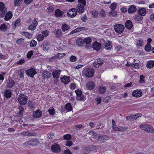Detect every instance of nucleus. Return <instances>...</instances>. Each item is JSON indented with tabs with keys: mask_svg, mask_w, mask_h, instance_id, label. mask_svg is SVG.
Masks as SVG:
<instances>
[{
	"mask_svg": "<svg viewBox=\"0 0 154 154\" xmlns=\"http://www.w3.org/2000/svg\"><path fill=\"white\" fill-rule=\"evenodd\" d=\"M79 5L76 8H72L68 12L67 15L71 17H75L77 14V12L82 13L84 11V6L86 4L85 0H78Z\"/></svg>",
	"mask_w": 154,
	"mask_h": 154,
	"instance_id": "1",
	"label": "nucleus"
},
{
	"mask_svg": "<svg viewBox=\"0 0 154 154\" xmlns=\"http://www.w3.org/2000/svg\"><path fill=\"white\" fill-rule=\"evenodd\" d=\"M140 128L146 132L150 133H154V129L153 127L149 124H142L140 126Z\"/></svg>",
	"mask_w": 154,
	"mask_h": 154,
	"instance_id": "2",
	"label": "nucleus"
},
{
	"mask_svg": "<svg viewBox=\"0 0 154 154\" xmlns=\"http://www.w3.org/2000/svg\"><path fill=\"white\" fill-rule=\"evenodd\" d=\"M82 73L86 76L91 77L93 76L94 71L91 68H86L83 70Z\"/></svg>",
	"mask_w": 154,
	"mask_h": 154,
	"instance_id": "3",
	"label": "nucleus"
},
{
	"mask_svg": "<svg viewBox=\"0 0 154 154\" xmlns=\"http://www.w3.org/2000/svg\"><path fill=\"white\" fill-rule=\"evenodd\" d=\"M18 100L20 105H24L26 104L27 102L28 97L24 94H21L19 96Z\"/></svg>",
	"mask_w": 154,
	"mask_h": 154,
	"instance_id": "4",
	"label": "nucleus"
},
{
	"mask_svg": "<svg viewBox=\"0 0 154 154\" xmlns=\"http://www.w3.org/2000/svg\"><path fill=\"white\" fill-rule=\"evenodd\" d=\"M76 94L77 100L80 101H84L86 99V97L82 94V92L79 90L75 91Z\"/></svg>",
	"mask_w": 154,
	"mask_h": 154,
	"instance_id": "5",
	"label": "nucleus"
},
{
	"mask_svg": "<svg viewBox=\"0 0 154 154\" xmlns=\"http://www.w3.org/2000/svg\"><path fill=\"white\" fill-rule=\"evenodd\" d=\"M106 44L105 41L103 39L97 40V51L103 50V45Z\"/></svg>",
	"mask_w": 154,
	"mask_h": 154,
	"instance_id": "6",
	"label": "nucleus"
},
{
	"mask_svg": "<svg viewBox=\"0 0 154 154\" xmlns=\"http://www.w3.org/2000/svg\"><path fill=\"white\" fill-rule=\"evenodd\" d=\"M7 12V9L4 3L0 2V17H3Z\"/></svg>",
	"mask_w": 154,
	"mask_h": 154,
	"instance_id": "7",
	"label": "nucleus"
},
{
	"mask_svg": "<svg viewBox=\"0 0 154 154\" xmlns=\"http://www.w3.org/2000/svg\"><path fill=\"white\" fill-rule=\"evenodd\" d=\"M109 139V137L106 135H103L98 136V139H97V143L100 144L104 142V140H108Z\"/></svg>",
	"mask_w": 154,
	"mask_h": 154,
	"instance_id": "8",
	"label": "nucleus"
},
{
	"mask_svg": "<svg viewBox=\"0 0 154 154\" xmlns=\"http://www.w3.org/2000/svg\"><path fill=\"white\" fill-rule=\"evenodd\" d=\"M125 26L122 24H117L115 25L114 27L115 31L118 33H121L124 31Z\"/></svg>",
	"mask_w": 154,
	"mask_h": 154,
	"instance_id": "9",
	"label": "nucleus"
},
{
	"mask_svg": "<svg viewBox=\"0 0 154 154\" xmlns=\"http://www.w3.org/2000/svg\"><path fill=\"white\" fill-rule=\"evenodd\" d=\"M51 149L52 151L54 152L57 153L60 151V146L56 143H54L52 146Z\"/></svg>",
	"mask_w": 154,
	"mask_h": 154,
	"instance_id": "10",
	"label": "nucleus"
},
{
	"mask_svg": "<svg viewBox=\"0 0 154 154\" xmlns=\"http://www.w3.org/2000/svg\"><path fill=\"white\" fill-rule=\"evenodd\" d=\"M42 47L44 51H47L50 47V45L48 42L45 41L42 43Z\"/></svg>",
	"mask_w": 154,
	"mask_h": 154,
	"instance_id": "11",
	"label": "nucleus"
},
{
	"mask_svg": "<svg viewBox=\"0 0 154 154\" xmlns=\"http://www.w3.org/2000/svg\"><path fill=\"white\" fill-rule=\"evenodd\" d=\"M26 74L28 76L33 77L37 72L35 69L33 68L27 69L26 72Z\"/></svg>",
	"mask_w": 154,
	"mask_h": 154,
	"instance_id": "12",
	"label": "nucleus"
},
{
	"mask_svg": "<svg viewBox=\"0 0 154 154\" xmlns=\"http://www.w3.org/2000/svg\"><path fill=\"white\" fill-rule=\"evenodd\" d=\"M132 95L134 97H140L142 95V92L139 90H135L133 92Z\"/></svg>",
	"mask_w": 154,
	"mask_h": 154,
	"instance_id": "13",
	"label": "nucleus"
},
{
	"mask_svg": "<svg viewBox=\"0 0 154 154\" xmlns=\"http://www.w3.org/2000/svg\"><path fill=\"white\" fill-rule=\"evenodd\" d=\"M95 83L92 81L89 82L86 84L87 88L89 90L93 89L95 87Z\"/></svg>",
	"mask_w": 154,
	"mask_h": 154,
	"instance_id": "14",
	"label": "nucleus"
},
{
	"mask_svg": "<svg viewBox=\"0 0 154 154\" xmlns=\"http://www.w3.org/2000/svg\"><path fill=\"white\" fill-rule=\"evenodd\" d=\"M66 54L65 53H58L54 56L51 57L50 60V61H52L54 59L56 58H58L59 59H61L63 57H65L66 56Z\"/></svg>",
	"mask_w": 154,
	"mask_h": 154,
	"instance_id": "15",
	"label": "nucleus"
},
{
	"mask_svg": "<svg viewBox=\"0 0 154 154\" xmlns=\"http://www.w3.org/2000/svg\"><path fill=\"white\" fill-rule=\"evenodd\" d=\"M61 72L60 70H56L54 71L52 73L54 78L56 79H58L60 77Z\"/></svg>",
	"mask_w": 154,
	"mask_h": 154,
	"instance_id": "16",
	"label": "nucleus"
},
{
	"mask_svg": "<svg viewBox=\"0 0 154 154\" xmlns=\"http://www.w3.org/2000/svg\"><path fill=\"white\" fill-rule=\"evenodd\" d=\"M137 11V8L136 6L134 5H131L128 10V12L129 14L134 13H135Z\"/></svg>",
	"mask_w": 154,
	"mask_h": 154,
	"instance_id": "17",
	"label": "nucleus"
},
{
	"mask_svg": "<svg viewBox=\"0 0 154 154\" xmlns=\"http://www.w3.org/2000/svg\"><path fill=\"white\" fill-rule=\"evenodd\" d=\"M69 77L67 76H64L63 78H60L61 81L62 82L64 83L65 84H66L68 83L69 82Z\"/></svg>",
	"mask_w": 154,
	"mask_h": 154,
	"instance_id": "18",
	"label": "nucleus"
},
{
	"mask_svg": "<svg viewBox=\"0 0 154 154\" xmlns=\"http://www.w3.org/2000/svg\"><path fill=\"white\" fill-rule=\"evenodd\" d=\"M51 73L48 71H45L42 73V76L43 78L45 79L49 78L51 75Z\"/></svg>",
	"mask_w": 154,
	"mask_h": 154,
	"instance_id": "19",
	"label": "nucleus"
},
{
	"mask_svg": "<svg viewBox=\"0 0 154 154\" xmlns=\"http://www.w3.org/2000/svg\"><path fill=\"white\" fill-rule=\"evenodd\" d=\"M72 109V106L69 103H67L65 106V109L63 111L65 112H67L71 111Z\"/></svg>",
	"mask_w": 154,
	"mask_h": 154,
	"instance_id": "20",
	"label": "nucleus"
},
{
	"mask_svg": "<svg viewBox=\"0 0 154 154\" xmlns=\"http://www.w3.org/2000/svg\"><path fill=\"white\" fill-rule=\"evenodd\" d=\"M138 14L141 16H145L146 14V10L144 8H141L137 10Z\"/></svg>",
	"mask_w": 154,
	"mask_h": 154,
	"instance_id": "21",
	"label": "nucleus"
},
{
	"mask_svg": "<svg viewBox=\"0 0 154 154\" xmlns=\"http://www.w3.org/2000/svg\"><path fill=\"white\" fill-rule=\"evenodd\" d=\"M42 112L39 110H37L35 112H33V117L36 118L40 117L42 116Z\"/></svg>",
	"mask_w": 154,
	"mask_h": 154,
	"instance_id": "22",
	"label": "nucleus"
},
{
	"mask_svg": "<svg viewBox=\"0 0 154 154\" xmlns=\"http://www.w3.org/2000/svg\"><path fill=\"white\" fill-rule=\"evenodd\" d=\"M126 27L129 29H131L133 26V24L132 22L130 20H128L126 21L125 24Z\"/></svg>",
	"mask_w": 154,
	"mask_h": 154,
	"instance_id": "23",
	"label": "nucleus"
},
{
	"mask_svg": "<svg viewBox=\"0 0 154 154\" xmlns=\"http://www.w3.org/2000/svg\"><path fill=\"white\" fill-rule=\"evenodd\" d=\"M24 73V69H21L19 70L17 72V76L18 77L23 78L24 77L23 74Z\"/></svg>",
	"mask_w": 154,
	"mask_h": 154,
	"instance_id": "24",
	"label": "nucleus"
},
{
	"mask_svg": "<svg viewBox=\"0 0 154 154\" xmlns=\"http://www.w3.org/2000/svg\"><path fill=\"white\" fill-rule=\"evenodd\" d=\"M146 66L148 68L151 69L154 66V61H148L146 64Z\"/></svg>",
	"mask_w": 154,
	"mask_h": 154,
	"instance_id": "25",
	"label": "nucleus"
},
{
	"mask_svg": "<svg viewBox=\"0 0 154 154\" xmlns=\"http://www.w3.org/2000/svg\"><path fill=\"white\" fill-rule=\"evenodd\" d=\"M13 16L12 14L11 11H8L5 15V20H8L10 19Z\"/></svg>",
	"mask_w": 154,
	"mask_h": 154,
	"instance_id": "26",
	"label": "nucleus"
},
{
	"mask_svg": "<svg viewBox=\"0 0 154 154\" xmlns=\"http://www.w3.org/2000/svg\"><path fill=\"white\" fill-rule=\"evenodd\" d=\"M63 12L60 9H58L56 10L55 12V15L57 17H61L63 16Z\"/></svg>",
	"mask_w": 154,
	"mask_h": 154,
	"instance_id": "27",
	"label": "nucleus"
},
{
	"mask_svg": "<svg viewBox=\"0 0 154 154\" xmlns=\"http://www.w3.org/2000/svg\"><path fill=\"white\" fill-rule=\"evenodd\" d=\"M111 42L109 41L106 42V44L105 45V48L107 50H110L112 48Z\"/></svg>",
	"mask_w": 154,
	"mask_h": 154,
	"instance_id": "28",
	"label": "nucleus"
},
{
	"mask_svg": "<svg viewBox=\"0 0 154 154\" xmlns=\"http://www.w3.org/2000/svg\"><path fill=\"white\" fill-rule=\"evenodd\" d=\"M30 141L31 146H35L38 144L39 143L38 140L36 139H33L30 140Z\"/></svg>",
	"mask_w": 154,
	"mask_h": 154,
	"instance_id": "29",
	"label": "nucleus"
},
{
	"mask_svg": "<svg viewBox=\"0 0 154 154\" xmlns=\"http://www.w3.org/2000/svg\"><path fill=\"white\" fill-rule=\"evenodd\" d=\"M55 31V34L56 37L59 38L62 36V34L61 29H56Z\"/></svg>",
	"mask_w": 154,
	"mask_h": 154,
	"instance_id": "30",
	"label": "nucleus"
},
{
	"mask_svg": "<svg viewBox=\"0 0 154 154\" xmlns=\"http://www.w3.org/2000/svg\"><path fill=\"white\" fill-rule=\"evenodd\" d=\"M61 28L63 32H65L69 30L70 27L67 24H64L62 25Z\"/></svg>",
	"mask_w": 154,
	"mask_h": 154,
	"instance_id": "31",
	"label": "nucleus"
},
{
	"mask_svg": "<svg viewBox=\"0 0 154 154\" xmlns=\"http://www.w3.org/2000/svg\"><path fill=\"white\" fill-rule=\"evenodd\" d=\"M104 62V60L101 58H99L97 59V66L99 67L102 66Z\"/></svg>",
	"mask_w": 154,
	"mask_h": 154,
	"instance_id": "32",
	"label": "nucleus"
},
{
	"mask_svg": "<svg viewBox=\"0 0 154 154\" xmlns=\"http://www.w3.org/2000/svg\"><path fill=\"white\" fill-rule=\"evenodd\" d=\"M76 43L79 46L82 45L84 44V40L81 38H78L76 40Z\"/></svg>",
	"mask_w": 154,
	"mask_h": 154,
	"instance_id": "33",
	"label": "nucleus"
},
{
	"mask_svg": "<svg viewBox=\"0 0 154 154\" xmlns=\"http://www.w3.org/2000/svg\"><path fill=\"white\" fill-rule=\"evenodd\" d=\"M15 82L14 80H9L8 82L7 87L10 88H12Z\"/></svg>",
	"mask_w": 154,
	"mask_h": 154,
	"instance_id": "34",
	"label": "nucleus"
},
{
	"mask_svg": "<svg viewBox=\"0 0 154 154\" xmlns=\"http://www.w3.org/2000/svg\"><path fill=\"white\" fill-rule=\"evenodd\" d=\"M21 33L22 35H25L26 37L29 38H32V35L28 32H21Z\"/></svg>",
	"mask_w": 154,
	"mask_h": 154,
	"instance_id": "35",
	"label": "nucleus"
},
{
	"mask_svg": "<svg viewBox=\"0 0 154 154\" xmlns=\"http://www.w3.org/2000/svg\"><path fill=\"white\" fill-rule=\"evenodd\" d=\"M7 29V27L5 24H2L0 26V30L2 31L5 32Z\"/></svg>",
	"mask_w": 154,
	"mask_h": 154,
	"instance_id": "36",
	"label": "nucleus"
},
{
	"mask_svg": "<svg viewBox=\"0 0 154 154\" xmlns=\"http://www.w3.org/2000/svg\"><path fill=\"white\" fill-rule=\"evenodd\" d=\"M142 16L140 15H135L134 17V20L136 21H141L143 18Z\"/></svg>",
	"mask_w": 154,
	"mask_h": 154,
	"instance_id": "37",
	"label": "nucleus"
},
{
	"mask_svg": "<svg viewBox=\"0 0 154 154\" xmlns=\"http://www.w3.org/2000/svg\"><path fill=\"white\" fill-rule=\"evenodd\" d=\"M22 0H15L14 3L15 6H20L21 5Z\"/></svg>",
	"mask_w": 154,
	"mask_h": 154,
	"instance_id": "38",
	"label": "nucleus"
},
{
	"mask_svg": "<svg viewBox=\"0 0 154 154\" xmlns=\"http://www.w3.org/2000/svg\"><path fill=\"white\" fill-rule=\"evenodd\" d=\"M49 32L46 30H45L42 32V35L44 38L47 37L49 35Z\"/></svg>",
	"mask_w": 154,
	"mask_h": 154,
	"instance_id": "39",
	"label": "nucleus"
},
{
	"mask_svg": "<svg viewBox=\"0 0 154 154\" xmlns=\"http://www.w3.org/2000/svg\"><path fill=\"white\" fill-rule=\"evenodd\" d=\"M36 38L38 42H40L43 41L44 40V38L42 35L41 34H39L37 35Z\"/></svg>",
	"mask_w": 154,
	"mask_h": 154,
	"instance_id": "40",
	"label": "nucleus"
},
{
	"mask_svg": "<svg viewBox=\"0 0 154 154\" xmlns=\"http://www.w3.org/2000/svg\"><path fill=\"white\" fill-rule=\"evenodd\" d=\"M5 96L7 98L10 97L11 96V92L8 90L6 91L5 93Z\"/></svg>",
	"mask_w": 154,
	"mask_h": 154,
	"instance_id": "41",
	"label": "nucleus"
},
{
	"mask_svg": "<svg viewBox=\"0 0 154 154\" xmlns=\"http://www.w3.org/2000/svg\"><path fill=\"white\" fill-rule=\"evenodd\" d=\"M106 90V89L105 87L100 86L99 88V91L101 93H104Z\"/></svg>",
	"mask_w": 154,
	"mask_h": 154,
	"instance_id": "42",
	"label": "nucleus"
},
{
	"mask_svg": "<svg viewBox=\"0 0 154 154\" xmlns=\"http://www.w3.org/2000/svg\"><path fill=\"white\" fill-rule=\"evenodd\" d=\"M19 109V114L20 116H22L23 114V112L24 111V108L21 106H20L18 107Z\"/></svg>",
	"mask_w": 154,
	"mask_h": 154,
	"instance_id": "43",
	"label": "nucleus"
},
{
	"mask_svg": "<svg viewBox=\"0 0 154 154\" xmlns=\"http://www.w3.org/2000/svg\"><path fill=\"white\" fill-rule=\"evenodd\" d=\"M145 77L143 75H141L140 76L139 83H144L145 82Z\"/></svg>",
	"mask_w": 154,
	"mask_h": 154,
	"instance_id": "44",
	"label": "nucleus"
},
{
	"mask_svg": "<svg viewBox=\"0 0 154 154\" xmlns=\"http://www.w3.org/2000/svg\"><path fill=\"white\" fill-rule=\"evenodd\" d=\"M63 138L66 140H70L72 139V137L70 134H68L64 135Z\"/></svg>",
	"mask_w": 154,
	"mask_h": 154,
	"instance_id": "45",
	"label": "nucleus"
},
{
	"mask_svg": "<svg viewBox=\"0 0 154 154\" xmlns=\"http://www.w3.org/2000/svg\"><path fill=\"white\" fill-rule=\"evenodd\" d=\"M151 47L150 45L147 44L145 47V49L147 51H149L151 50Z\"/></svg>",
	"mask_w": 154,
	"mask_h": 154,
	"instance_id": "46",
	"label": "nucleus"
},
{
	"mask_svg": "<svg viewBox=\"0 0 154 154\" xmlns=\"http://www.w3.org/2000/svg\"><path fill=\"white\" fill-rule=\"evenodd\" d=\"M109 14L110 16H112V17H115L117 15V12L114 10H111V12H109Z\"/></svg>",
	"mask_w": 154,
	"mask_h": 154,
	"instance_id": "47",
	"label": "nucleus"
},
{
	"mask_svg": "<svg viewBox=\"0 0 154 154\" xmlns=\"http://www.w3.org/2000/svg\"><path fill=\"white\" fill-rule=\"evenodd\" d=\"M117 5L115 3H113L111 4L110 8L111 9V10H114L116 8Z\"/></svg>",
	"mask_w": 154,
	"mask_h": 154,
	"instance_id": "48",
	"label": "nucleus"
},
{
	"mask_svg": "<svg viewBox=\"0 0 154 154\" xmlns=\"http://www.w3.org/2000/svg\"><path fill=\"white\" fill-rule=\"evenodd\" d=\"M37 42L34 40H32L30 43V45L31 47H34L36 46L37 45Z\"/></svg>",
	"mask_w": 154,
	"mask_h": 154,
	"instance_id": "49",
	"label": "nucleus"
},
{
	"mask_svg": "<svg viewBox=\"0 0 154 154\" xmlns=\"http://www.w3.org/2000/svg\"><path fill=\"white\" fill-rule=\"evenodd\" d=\"M49 112L50 114L51 115H54L55 112L54 109L53 107H50L49 109Z\"/></svg>",
	"mask_w": 154,
	"mask_h": 154,
	"instance_id": "50",
	"label": "nucleus"
},
{
	"mask_svg": "<svg viewBox=\"0 0 154 154\" xmlns=\"http://www.w3.org/2000/svg\"><path fill=\"white\" fill-rule=\"evenodd\" d=\"M91 42V39L90 38H86L84 39V42L86 44H90Z\"/></svg>",
	"mask_w": 154,
	"mask_h": 154,
	"instance_id": "51",
	"label": "nucleus"
},
{
	"mask_svg": "<svg viewBox=\"0 0 154 154\" xmlns=\"http://www.w3.org/2000/svg\"><path fill=\"white\" fill-rule=\"evenodd\" d=\"M90 152V149L89 147H86L84 149L83 152L86 154Z\"/></svg>",
	"mask_w": 154,
	"mask_h": 154,
	"instance_id": "52",
	"label": "nucleus"
},
{
	"mask_svg": "<svg viewBox=\"0 0 154 154\" xmlns=\"http://www.w3.org/2000/svg\"><path fill=\"white\" fill-rule=\"evenodd\" d=\"M99 15L101 17H105L106 16L105 12L103 10H101L100 12Z\"/></svg>",
	"mask_w": 154,
	"mask_h": 154,
	"instance_id": "53",
	"label": "nucleus"
},
{
	"mask_svg": "<svg viewBox=\"0 0 154 154\" xmlns=\"http://www.w3.org/2000/svg\"><path fill=\"white\" fill-rule=\"evenodd\" d=\"M33 54V51H29L27 54V57L28 58H30Z\"/></svg>",
	"mask_w": 154,
	"mask_h": 154,
	"instance_id": "54",
	"label": "nucleus"
},
{
	"mask_svg": "<svg viewBox=\"0 0 154 154\" xmlns=\"http://www.w3.org/2000/svg\"><path fill=\"white\" fill-rule=\"evenodd\" d=\"M70 60L71 62H74L76 60V58L75 56L72 55L71 56Z\"/></svg>",
	"mask_w": 154,
	"mask_h": 154,
	"instance_id": "55",
	"label": "nucleus"
},
{
	"mask_svg": "<svg viewBox=\"0 0 154 154\" xmlns=\"http://www.w3.org/2000/svg\"><path fill=\"white\" fill-rule=\"evenodd\" d=\"M143 44V40L142 39H140L138 40L137 45L139 46H141Z\"/></svg>",
	"mask_w": 154,
	"mask_h": 154,
	"instance_id": "56",
	"label": "nucleus"
},
{
	"mask_svg": "<svg viewBox=\"0 0 154 154\" xmlns=\"http://www.w3.org/2000/svg\"><path fill=\"white\" fill-rule=\"evenodd\" d=\"M30 140L25 142L23 144L24 146L25 147H28L29 146H31Z\"/></svg>",
	"mask_w": 154,
	"mask_h": 154,
	"instance_id": "57",
	"label": "nucleus"
},
{
	"mask_svg": "<svg viewBox=\"0 0 154 154\" xmlns=\"http://www.w3.org/2000/svg\"><path fill=\"white\" fill-rule=\"evenodd\" d=\"M36 134V133L35 132H32L28 131L27 136L30 137L32 136H35Z\"/></svg>",
	"mask_w": 154,
	"mask_h": 154,
	"instance_id": "58",
	"label": "nucleus"
},
{
	"mask_svg": "<svg viewBox=\"0 0 154 154\" xmlns=\"http://www.w3.org/2000/svg\"><path fill=\"white\" fill-rule=\"evenodd\" d=\"M65 144L67 146H70L72 144V142L71 141H67L66 142Z\"/></svg>",
	"mask_w": 154,
	"mask_h": 154,
	"instance_id": "59",
	"label": "nucleus"
},
{
	"mask_svg": "<svg viewBox=\"0 0 154 154\" xmlns=\"http://www.w3.org/2000/svg\"><path fill=\"white\" fill-rule=\"evenodd\" d=\"M33 0H24V2L25 3L26 5H28L31 4Z\"/></svg>",
	"mask_w": 154,
	"mask_h": 154,
	"instance_id": "60",
	"label": "nucleus"
},
{
	"mask_svg": "<svg viewBox=\"0 0 154 154\" xmlns=\"http://www.w3.org/2000/svg\"><path fill=\"white\" fill-rule=\"evenodd\" d=\"M54 10V8L52 6H50L48 8V12L49 13H52L53 12Z\"/></svg>",
	"mask_w": 154,
	"mask_h": 154,
	"instance_id": "61",
	"label": "nucleus"
},
{
	"mask_svg": "<svg viewBox=\"0 0 154 154\" xmlns=\"http://www.w3.org/2000/svg\"><path fill=\"white\" fill-rule=\"evenodd\" d=\"M81 19L82 21L85 22L87 20V18L85 15H84L81 17Z\"/></svg>",
	"mask_w": 154,
	"mask_h": 154,
	"instance_id": "62",
	"label": "nucleus"
},
{
	"mask_svg": "<svg viewBox=\"0 0 154 154\" xmlns=\"http://www.w3.org/2000/svg\"><path fill=\"white\" fill-rule=\"evenodd\" d=\"M24 39L23 38H20L17 40L16 42L17 44L18 45H20L22 44V42L24 41Z\"/></svg>",
	"mask_w": 154,
	"mask_h": 154,
	"instance_id": "63",
	"label": "nucleus"
},
{
	"mask_svg": "<svg viewBox=\"0 0 154 154\" xmlns=\"http://www.w3.org/2000/svg\"><path fill=\"white\" fill-rule=\"evenodd\" d=\"M25 61V60L24 59H21L19 61L17 62V63L18 65H22L24 63Z\"/></svg>",
	"mask_w": 154,
	"mask_h": 154,
	"instance_id": "64",
	"label": "nucleus"
}]
</instances>
